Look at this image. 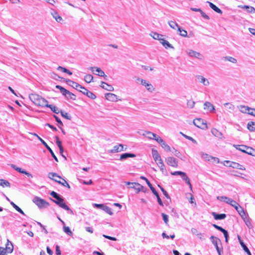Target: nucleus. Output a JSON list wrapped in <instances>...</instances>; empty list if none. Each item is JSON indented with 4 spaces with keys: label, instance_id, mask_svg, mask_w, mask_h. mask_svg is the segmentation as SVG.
<instances>
[{
    "label": "nucleus",
    "instance_id": "13",
    "mask_svg": "<svg viewBox=\"0 0 255 255\" xmlns=\"http://www.w3.org/2000/svg\"><path fill=\"white\" fill-rule=\"evenodd\" d=\"M10 166L13 169H14V170H15L16 171H17V172H18L19 173H23V174L27 175L28 177H30L31 178L33 177V176L31 174H30V173L28 172L26 170H25L20 167H17L14 164H10Z\"/></svg>",
    "mask_w": 255,
    "mask_h": 255
},
{
    "label": "nucleus",
    "instance_id": "43",
    "mask_svg": "<svg viewBox=\"0 0 255 255\" xmlns=\"http://www.w3.org/2000/svg\"><path fill=\"white\" fill-rule=\"evenodd\" d=\"M178 31L179 32L178 34L184 37H187V32L186 30L182 29L181 27H178Z\"/></svg>",
    "mask_w": 255,
    "mask_h": 255
},
{
    "label": "nucleus",
    "instance_id": "62",
    "mask_svg": "<svg viewBox=\"0 0 255 255\" xmlns=\"http://www.w3.org/2000/svg\"><path fill=\"white\" fill-rule=\"evenodd\" d=\"M54 118H55L56 121L59 124V126H63V123L62 122V121H61V120L56 116L55 115H54L53 116Z\"/></svg>",
    "mask_w": 255,
    "mask_h": 255
},
{
    "label": "nucleus",
    "instance_id": "44",
    "mask_svg": "<svg viewBox=\"0 0 255 255\" xmlns=\"http://www.w3.org/2000/svg\"><path fill=\"white\" fill-rule=\"evenodd\" d=\"M234 146L236 147V148L239 150L242 151L243 152L245 153L246 149L247 148V146L245 145H234Z\"/></svg>",
    "mask_w": 255,
    "mask_h": 255
},
{
    "label": "nucleus",
    "instance_id": "20",
    "mask_svg": "<svg viewBox=\"0 0 255 255\" xmlns=\"http://www.w3.org/2000/svg\"><path fill=\"white\" fill-rule=\"evenodd\" d=\"M212 215L214 217V219L216 220H220L224 219L226 217L225 214H217L216 212H213L211 213Z\"/></svg>",
    "mask_w": 255,
    "mask_h": 255
},
{
    "label": "nucleus",
    "instance_id": "37",
    "mask_svg": "<svg viewBox=\"0 0 255 255\" xmlns=\"http://www.w3.org/2000/svg\"><path fill=\"white\" fill-rule=\"evenodd\" d=\"M245 153L253 156H255V149L251 147L247 146Z\"/></svg>",
    "mask_w": 255,
    "mask_h": 255
},
{
    "label": "nucleus",
    "instance_id": "54",
    "mask_svg": "<svg viewBox=\"0 0 255 255\" xmlns=\"http://www.w3.org/2000/svg\"><path fill=\"white\" fill-rule=\"evenodd\" d=\"M60 113L61 116L65 118L66 119L71 120V116L69 115L67 113L64 112L62 111H60Z\"/></svg>",
    "mask_w": 255,
    "mask_h": 255
},
{
    "label": "nucleus",
    "instance_id": "10",
    "mask_svg": "<svg viewBox=\"0 0 255 255\" xmlns=\"http://www.w3.org/2000/svg\"><path fill=\"white\" fill-rule=\"evenodd\" d=\"M165 161L169 165L176 167L178 166V160L173 157H168L165 158Z\"/></svg>",
    "mask_w": 255,
    "mask_h": 255
},
{
    "label": "nucleus",
    "instance_id": "39",
    "mask_svg": "<svg viewBox=\"0 0 255 255\" xmlns=\"http://www.w3.org/2000/svg\"><path fill=\"white\" fill-rule=\"evenodd\" d=\"M51 14L53 18H54L58 22H60L62 20V18L59 16L56 11H54L53 12H52Z\"/></svg>",
    "mask_w": 255,
    "mask_h": 255
},
{
    "label": "nucleus",
    "instance_id": "64",
    "mask_svg": "<svg viewBox=\"0 0 255 255\" xmlns=\"http://www.w3.org/2000/svg\"><path fill=\"white\" fill-rule=\"evenodd\" d=\"M7 253L3 247H0V255H6Z\"/></svg>",
    "mask_w": 255,
    "mask_h": 255
},
{
    "label": "nucleus",
    "instance_id": "5",
    "mask_svg": "<svg viewBox=\"0 0 255 255\" xmlns=\"http://www.w3.org/2000/svg\"><path fill=\"white\" fill-rule=\"evenodd\" d=\"M34 136H36L37 138L41 141L42 144L45 146V148H46V149L49 151L50 154H51L52 156L53 157V158L55 159V160L57 162L58 161V158L55 155L54 153L53 152V150L51 149V148L48 145V144L45 142L44 140H43L40 136H39L36 133H33V134Z\"/></svg>",
    "mask_w": 255,
    "mask_h": 255
},
{
    "label": "nucleus",
    "instance_id": "51",
    "mask_svg": "<svg viewBox=\"0 0 255 255\" xmlns=\"http://www.w3.org/2000/svg\"><path fill=\"white\" fill-rule=\"evenodd\" d=\"M93 79V76L91 74H87L84 77L85 81L87 83H90Z\"/></svg>",
    "mask_w": 255,
    "mask_h": 255
},
{
    "label": "nucleus",
    "instance_id": "40",
    "mask_svg": "<svg viewBox=\"0 0 255 255\" xmlns=\"http://www.w3.org/2000/svg\"><path fill=\"white\" fill-rule=\"evenodd\" d=\"M10 204L11 206L19 213L25 216V214L23 212V211L18 206H17L15 203H14L13 202H10Z\"/></svg>",
    "mask_w": 255,
    "mask_h": 255
},
{
    "label": "nucleus",
    "instance_id": "19",
    "mask_svg": "<svg viewBox=\"0 0 255 255\" xmlns=\"http://www.w3.org/2000/svg\"><path fill=\"white\" fill-rule=\"evenodd\" d=\"M204 106V109L208 110L210 112H213L215 110L214 106L209 102H205Z\"/></svg>",
    "mask_w": 255,
    "mask_h": 255
},
{
    "label": "nucleus",
    "instance_id": "16",
    "mask_svg": "<svg viewBox=\"0 0 255 255\" xmlns=\"http://www.w3.org/2000/svg\"><path fill=\"white\" fill-rule=\"evenodd\" d=\"M66 82L68 85L72 86L73 88L79 91L81 88H82V86L71 80L67 79L66 80Z\"/></svg>",
    "mask_w": 255,
    "mask_h": 255
},
{
    "label": "nucleus",
    "instance_id": "52",
    "mask_svg": "<svg viewBox=\"0 0 255 255\" xmlns=\"http://www.w3.org/2000/svg\"><path fill=\"white\" fill-rule=\"evenodd\" d=\"M63 231L64 232L67 234L68 235L71 236L72 235L73 233L71 231L70 228L69 227L63 226Z\"/></svg>",
    "mask_w": 255,
    "mask_h": 255
},
{
    "label": "nucleus",
    "instance_id": "4",
    "mask_svg": "<svg viewBox=\"0 0 255 255\" xmlns=\"http://www.w3.org/2000/svg\"><path fill=\"white\" fill-rule=\"evenodd\" d=\"M32 201L39 209L46 208L49 206V203L48 202L38 196L34 197Z\"/></svg>",
    "mask_w": 255,
    "mask_h": 255
},
{
    "label": "nucleus",
    "instance_id": "32",
    "mask_svg": "<svg viewBox=\"0 0 255 255\" xmlns=\"http://www.w3.org/2000/svg\"><path fill=\"white\" fill-rule=\"evenodd\" d=\"M140 178L143 180H144L146 181V183H147V185L148 186V187L150 188L153 194H155V193H156V191L155 189V188L152 186V184L150 183L149 181L146 177L141 176H140Z\"/></svg>",
    "mask_w": 255,
    "mask_h": 255
},
{
    "label": "nucleus",
    "instance_id": "42",
    "mask_svg": "<svg viewBox=\"0 0 255 255\" xmlns=\"http://www.w3.org/2000/svg\"><path fill=\"white\" fill-rule=\"evenodd\" d=\"M228 201L229 202L228 204L234 207L235 209L240 205L236 201L234 200L231 198H229V199H228Z\"/></svg>",
    "mask_w": 255,
    "mask_h": 255
},
{
    "label": "nucleus",
    "instance_id": "31",
    "mask_svg": "<svg viewBox=\"0 0 255 255\" xmlns=\"http://www.w3.org/2000/svg\"><path fill=\"white\" fill-rule=\"evenodd\" d=\"M236 210L243 219L246 218V213L244 211L243 208L240 205H239V206H238L236 209Z\"/></svg>",
    "mask_w": 255,
    "mask_h": 255
},
{
    "label": "nucleus",
    "instance_id": "46",
    "mask_svg": "<svg viewBox=\"0 0 255 255\" xmlns=\"http://www.w3.org/2000/svg\"><path fill=\"white\" fill-rule=\"evenodd\" d=\"M65 98L68 100L71 99L73 100H76V95L70 91H68Z\"/></svg>",
    "mask_w": 255,
    "mask_h": 255
},
{
    "label": "nucleus",
    "instance_id": "57",
    "mask_svg": "<svg viewBox=\"0 0 255 255\" xmlns=\"http://www.w3.org/2000/svg\"><path fill=\"white\" fill-rule=\"evenodd\" d=\"M182 179L185 181L186 183H187L188 185H189L190 189L192 191V185L190 183V179L188 178V177L187 176V175H186L185 176V177Z\"/></svg>",
    "mask_w": 255,
    "mask_h": 255
},
{
    "label": "nucleus",
    "instance_id": "50",
    "mask_svg": "<svg viewBox=\"0 0 255 255\" xmlns=\"http://www.w3.org/2000/svg\"><path fill=\"white\" fill-rule=\"evenodd\" d=\"M168 24L173 29H176V28L178 29V27H180L176 22L173 21H168Z\"/></svg>",
    "mask_w": 255,
    "mask_h": 255
},
{
    "label": "nucleus",
    "instance_id": "24",
    "mask_svg": "<svg viewBox=\"0 0 255 255\" xmlns=\"http://www.w3.org/2000/svg\"><path fill=\"white\" fill-rule=\"evenodd\" d=\"M193 124L194 125L199 128H202L201 126L203 125H206V124L204 122V121L200 119H196L193 121Z\"/></svg>",
    "mask_w": 255,
    "mask_h": 255
},
{
    "label": "nucleus",
    "instance_id": "1",
    "mask_svg": "<svg viewBox=\"0 0 255 255\" xmlns=\"http://www.w3.org/2000/svg\"><path fill=\"white\" fill-rule=\"evenodd\" d=\"M30 100L36 106L44 107L48 101L40 96L36 94H30L29 95Z\"/></svg>",
    "mask_w": 255,
    "mask_h": 255
},
{
    "label": "nucleus",
    "instance_id": "55",
    "mask_svg": "<svg viewBox=\"0 0 255 255\" xmlns=\"http://www.w3.org/2000/svg\"><path fill=\"white\" fill-rule=\"evenodd\" d=\"M138 184V183L134 182L133 184L130 186L129 187L132 189H134L137 193H139L140 191V189L139 186H137L136 184Z\"/></svg>",
    "mask_w": 255,
    "mask_h": 255
},
{
    "label": "nucleus",
    "instance_id": "45",
    "mask_svg": "<svg viewBox=\"0 0 255 255\" xmlns=\"http://www.w3.org/2000/svg\"><path fill=\"white\" fill-rule=\"evenodd\" d=\"M171 174L172 175H180L181 176L182 179L186 175V173L182 172V171H176L171 172Z\"/></svg>",
    "mask_w": 255,
    "mask_h": 255
},
{
    "label": "nucleus",
    "instance_id": "17",
    "mask_svg": "<svg viewBox=\"0 0 255 255\" xmlns=\"http://www.w3.org/2000/svg\"><path fill=\"white\" fill-rule=\"evenodd\" d=\"M106 99L111 102H117L118 100V96L113 93H107L105 94Z\"/></svg>",
    "mask_w": 255,
    "mask_h": 255
},
{
    "label": "nucleus",
    "instance_id": "12",
    "mask_svg": "<svg viewBox=\"0 0 255 255\" xmlns=\"http://www.w3.org/2000/svg\"><path fill=\"white\" fill-rule=\"evenodd\" d=\"M186 52L190 57H194L199 59L203 58V56L201 53L193 50H188Z\"/></svg>",
    "mask_w": 255,
    "mask_h": 255
},
{
    "label": "nucleus",
    "instance_id": "60",
    "mask_svg": "<svg viewBox=\"0 0 255 255\" xmlns=\"http://www.w3.org/2000/svg\"><path fill=\"white\" fill-rule=\"evenodd\" d=\"M161 216L162 217L163 220L165 223L166 225H168V216L164 213H162Z\"/></svg>",
    "mask_w": 255,
    "mask_h": 255
},
{
    "label": "nucleus",
    "instance_id": "7",
    "mask_svg": "<svg viewBox=\"0 0 255 255\" xmlns=\"http://www.w3.org/2000/svg\"><path fill=\"white\" fill-rule=\"evenodd\" d=\"M93 74L97 75L100 77H104V78L107 77V75H105L104 72L99 67H91L90 68Z\"/></svg>",
    "mask_w": 255,
    "mask_h": 255
},
{
    "label": "nucleus",
    "instance_id": "15",
    "mask_svg": "<svg viewBox=\"0 0 255 255\" xmlns=\"http://www.w3.org/2000/svg\"><path fill=\"white\" fill-rule=\"evenodd\" d=\"M210 240L212 244L215 246L217 251L221 249V248L219 247L218 244H220L222 245V244L221 240L219 238L214 236H211L210 237Z\"/></svg>",
    "mask_w": 255,
    "mask_h": 255
},
{
    "label": "nucleus",
    "instance_id": "2",
    "mask_svg": "<svg viewBox=\"0 0 255 255\" xmlns=\"http://www.w3.org/2000/svg\"><path fill=\"white\" fill-rule=\"evenodd\" d=\"M48 177L49 178L54 180L63 186L67 187L68 188H70V186L67 182L56 173L49 172L48 174Z\"/></svg>",
    "mask_w": 255,
    "mask_h": 255
},
{
    "label": "nucleus",
    "instance_id": "53",
    "mask_svg": "<svg viewBox=\"0 0 255 255\" xmlns=\"http://www.w3.org/2000/svg\"><path fill=\"white\" fill-rule=\"evenodd\" d=\"M158 166L159 167L160 170H161V171L162 172L163 174H164L165 175L167 174V172L165 168V166L164 163H162L161 164H160Z\"/></svg>",
    "mask_w": 255,
    "mask_h": 255
},
{
    "label": "nucleus",
    "instance_id": "41",
    "mask_svg": "<svg viewBox=\"0 0 255 255\" xmlns=\"http://www.w3.org/2000/svg\"><path fill=\"white\" fill-rule=\"evenodd\" d=\"M248 128L251 131H254L255 130V122H250L248 124Z\"/></svg>",
    "mask_w": 255,
    "mask_h": 255
},
{
    "label": "nucleus",
    "instance_id": "14",
    "mask_svg": "<svg viewBox=\"0 0 255 255\" xmlns=\"http://www.w3.org/2000/svg\"><path fill=\"white\" fill-rule=\"evenodd\" d=\"M212 226L215 229H217L218 230H219L220 232H221L222 233H223V234H224V236L225 238V241L226 243H228V237H229V234H228V231L227 230H226L225 229H223L222 227L219 226L216 224H213Z\"/></svg>",
    "mask_w": 255,
    "mask_h": 255
},
{
    "label": "nucleus",
    "instance_id": "29",
    "mask_svg": "<svg viewBox=\"0 0 255 255\" xmlns=\"http://www.w3.org/2000/svg\"><path fill=\"white\" fill-rule=\"evenodd\" d=\"M240 110L241 112L244 114H248L249 112L251 110L253 111L254 108H250L248 106L241 105L240 106Z\"/></svg>",
    "mask_w": 255,
    "mask_h": 255
},
{
    "label": "nucleus",
    "instance_id": "35",
    "mask_svg": "<svg viewBox=\"0 0 255 255\" xmlns=\"http://www.w3.org/2000/svg\"><path fill=\"white\" fill-rule=\"evenodd\" d=\"M152 157L155 162H157V160L161 158V156L159 155V154L158 153L157 150L152 149Z\"/></svg>",
    "mask_w": 255,
    "mask_h": 255
},
{
    "label": "nucleus",
    "instance_id": "3",
    "mask_svg": "<svg viewBox=\"0 0 255 255\" xmlns=\"http://www.w3.org/2000/svg\"><path fill=\"white\" fill-rule=\"evenodd\" d=\"M50 199L62 209L68 211L71 214L73 215V211L64 203V200L61 195L59 196L56 199L50 198Z\"/></svg>",
    "mask_w": 255,
    "mask_h": 255
},
{
    "label": "nucleus",
    "instance_id": "38",
    "mask_svg": "<svg viewBox=\"0 0 255 255\" xmlns=\"http://www.w3.org/2000/svg\"><path fill=\"white\" fill-rule=\"evenodd\" d=\"M0 186H2V187H10V183L4 179H0Z\"/></svg>",
    "mask_w": 255,
    "mask_h": 255
},
{
    "label": "nucleus",
    "instance_id": "34",
    "mask_svg": "<svg viewBox=\"0 0 255 255\" xmlns=\"http://www.w3.org/2000/svg\"><path fill=\"white\" fill-rule=\"evenodd\" d=\"M239 7L246 9L247 11L249 13H252L255 12V8L253 6L249 5H239Z\"/></svg>",
    "mask_w": 255,
    "mask_h": 255
},
{
    "label": "nucleus",
    "instance_id": "28",
    "mask_svg": "<svg viewBox=\"0 0 255 255\" xmlns=\"http://www.w3.org/2000/svg\"><path fill=\"white\" fill-rule=\"evenodd\" d=\"M212 133L216 137L222 139L223 138V134L216 128H213L211 129Z\"/></svg>",
    "mask_w": 255,
    "mask_h": 255
},
{
    "label": "nucleus",
    "instance_id": "61",
    "mask_svg": "<svg viewBox=\"0 0 255 255\" xmlns=\"http://www.w3.org/2000/svg\"><path fill=\"white\" fill-rule=\"evenodd\" d=\"M154 194L156 196V197L157 198V202H158V204L160 206H163L162 201L161 199H160L158 192L156 191V193H155V194Z\"/></svg>",
    "mask_w": 255,
    "mask_h": 255
},
{
    "label": "nucleus",
    "instance_id": "36",
    "mask_svg": "<svg viewBox=\"0 0 255 255\" xmlns=\"http://www.w3.org/2000/svg\"><path fill=\"white\" fill-rule=\"evenodd\" d=\"M207 2L209 3L210 7L212 9H213L215 11H216V12H217L218 13H220V14L222 13V11L219 8H218L216 5H215L214 4H213V3H212L210 1H207Z\"/></svg>",
    "mask_w": 255,
    "mask_h": 255
},
{
    "label": "nucleus",
    "instance_id": "63",
    "mask_svg": "<svg viewBox=\"0 0 255 255\" xmlns=\"http://www.w3.org/2000/svg\"><path fill=\"white\" fill-rule=\"evenodd\" d=\"M230 198H228L226 196H218L217 197V199L220 201H223V202H225V200H228Z\"/></svg>",
    "mask_w": 255,
    "mask_h": 255
},
{
    "label": "nucleus",
    "instance_id": "56",
    "mask_svg": "<svg viewBox=\"0 0 255 255\" xmlns=\"http://www.w3.org/2000/svg\"><path fill=\"white\" fill-rule=\"evenodd\" d=\"M224 59L228 61H230L233 63H236L237 60L234 57L231 56H226L224 57Z\"/></svg>",
    "mask_w": 255,
    "mask_h": 255
},
{
    "label": "nucleus",
    "instance_id": "23",
    "mask_svg": "<svg viewBox=\"0 0 255 255\" xmlns=\"http://www.w3.org/2000/svg\"><path fill=\"white\" fill-rule=\"evenodd\" d=\"M7 254L11 253L13 250V246L12 244L7 240V243L6 244V247L4 248Z\"/></svg>",
    "mask_w": 255,
    "mask_h": 255
},
{
    "label": "nucleus",
    "instance_id": "49",
    "mask_svg": "<svg viewBox=\"0 0 255 255\" xmlns=\"http://www.w3.org/2000/svg\"><path fill=\"white\" fill-rule=\"evenodd\" d=\"M102 210L104 211L106 213H108L110 215H112L113 214L112 209L105 205H104Z\"/></svg>",
    "mask_w": 255,
    "mask_h": 255
},
{
    "label": "nucleus",
    "instance_id": "59",
    "mask_svg": "<svg viewBox=\"0 0 255 255\" xmlns=\"http://www.w3.org/2000/svg\"><path fill=\"white\" fill-rule=\"evenodd\" d=\"M187 107L190 109H192L194 107L195 102L191 100H188L187 102Z\"/></svg>",
    "mask_w": 255,
    "mask_h": 255
},
{
    "label": "nucleus",
    "instance_id": "9",
    "mask_svg": "<svg viewBox=\"0 0 255 255\" xmlns=\"http://www.w3.org/2000/svg\"><path fill=\"white\" fill-rule=\"evenodd\" d=\"M79 91L91 99L94 100L96 98V96L93 93L88 91L86 88L83 86L82 88H81Z\"/></svg>",
    "mask_w": 255,
    "mask_h": 255
},
{
    "label": "nucleus",
    "instance_id": "48",
    "mask_svg": "<svg viewBox=\"0 0 255 255\" xmlns=\"http://www.w3.org/2000/svg\"><path fill=\"white\" fill-rule=\"evenodd\" d=\"M160 144L166 151H171L170 147L164 140Z\"/></svg>",
    "mask_w": 255,
    "mask_h": 255
},
{
    "label": "nucleus",
    "instance_id": "22",
    "mask_svg": "<svg viewBox=\"0 0 255 255\" xmlns=\"http://www.w3.org/2000/svg\"><path fill=\"white\" fill-rule=\"evenodd\" d=\"M238 239L239 241L240 245H241L242 247L243 248L245 252H246L248 255H252L251 253L250 252V250H249L248 247L246 246V245L245 244V243L243 242V241L242 240L241 237L239 236H238Z\"/></svg>",
    "mask_w": 255,
    "mask_h": 255
},
{
    "label": "nucleus",
    "instance_id": "8",
    "mask_svg": "<svg viewBox=\"0 0 255 255\" xmlns=\"http://www.w3.org/2000/svg\"><path fill=\"white\" fill-rule=\"evenodd\" d=\"M125 145L122 144H118L117 145H115L113 147V148L109 151L110 153H116L122 151H125L127 150V146L124 147Z\"/></svg>",
    "mask_w": 255,
    "mask_h": 255
},
{
    "label": "nucleus",
    "instance_id": "18",
    "mask_svg": "<svg viewBox=\"0 0 255 255\" xmlns=\"http://www.w3.org/2000/svg\"><path fill=\"white\" fill-rule=\"evenodd\" d=\"M100 87L103 89L109 91H113L114 90V87L107 83L102 81Z\"/></svg>",
    "mask_w": 255,
    "mask_h": 255
},
{
    "label": "nucleus",
    "instance_id": "58",
    "mask_svg": "<svg viewBox=\"0 0 255 255\" xmlns=\"http://www.w3.org/2000/svg\"><path fill=\"white\" fill-rule=\"evenodd\" d=\"M180 133L184 137H185L186 138L189 139V140H191V141H192L195 144H197V142L196 141V140L195 139H194V138H193L191 136H188L184 133H183L182 132H180Z\"/></svg>",
    "mask_w": 255,
    "mask_h": 255
},
{
    "label": "nucleus",
    "instance_id": "27",
    "mask_svg": "<svg viewBox=\"0 0 255 255\" xmlns=\"http://www.w3.org/2000/svg\"><path fill=\"white\" fill-rule=\"evenodd\" d=\"M160 43L166 48H174L173 46L169 43V42L165 39L162 38V39H160Z\"/></svg>",
    "mask_w": 255,
    "mask_h": 255
},
{
    "label": "nucleus",
    "instance_id": "11",
    "mask_svg": "<svg viewBox=\"0 0 255 255\" xmlns=\"http://www.w3.org/2000/svg\"><path fill=\"white\" fill-rule=\"evenodd\" d=\"M226 162L227 164H229L228 165V166L230 167H232L234 168L239 169L242 170H246L245 167L243 165H241L238 163L235 162H231L230 161H226Z\"/></svg>",
    "mask_w": 255,
    "mask_h": 255
},
{
    "label": "nucleus",
    "instance_id": "33",
    "mask_svg": "<svg viewBox=\"0 0 255 255\" xmlns=\"http://www.w3.org/2000/svg\"><path fill=\"white\" fill-rule=\"evenodd\" d=\"M45 107L50 108L51 110L55 114H58L60 113V111L57 107L53 105H49L48 103H47V104L45 105Z\"/></svg>",
    "mask_w": 255,
    "mask_h": 255
},
{
    "label": "nucleus",
    "instance_id": "30",
    "mask_svg": "<svg viewBox=\"0 0 255 255\" xmlns=\"http://www.w3.org/2000/svg\"><path fill=\"white\" fill-rule=\"evenodd\" d=\"M226 109L230 113L233 112L235 110V106L232 103H226L224 104Z\"/></svg>",
    "mask_w": 255,
    "mask_h": 255
},
{
    "label": "nucleus",
    "instance_id": "26",
    "mask_svg": "<svg viewBox=\"0 0 255 255\" xmlns=\"http://www.w3.org/2000/svg\"><path fill=\"white\" fill-rule=\"evenodd\" d=\"M197 78L199 80V82L205 86L209 85V82L206 78L201 75H198Z\"/></svg>",
    "mask_w": 255,
    "mask_h": 255
},
{
    "label": "nucleus",
    "instance_id": "25",
    "mask_svg": "<svg viewBox=\"0 0 255 255\" xmlns=\"http://www.w3.org/2000/svg\"><path fill=\"white\" fill-rule=\"evenodd\" d=\"M136 156L135 154L131 153H125L121 155L120 160H123L127 159L129 157H135Z\"/></svg>",
    "mask_w": 255,
    "mask_h": 255
},
{
    "label": "nucleus",
    "instance_id": "47",
    "mask_svg": "<svg viewBox=\"0 0 255 255\" xmlns=\"http://www.w3.org/2000/svg\"><path fill=\"white\" fill-rule=\"evenodd\" d=\"M154 39L158 40L160 41V39H162V35L159 34L156 32H152L150 34Z\"/></svg>",
    "mask_w": 255,
    "mask_h": 255
},
{
    "label": "nucleus",
    "instance_id": "6",
    "mask_svg": "<svg viewBox=\"0 0 255 255\" xmlns=\"http://www.w3.org/2000/svg\"><path fill=\"white\" fill-rule=\"evenodd\" d=\"M137 80L140 81L141 84L144 86L146 88L147 90L149 92H152L153 91H154L155 88H154L153 86L151 84L147 83L146 80L140 79L139 78H138Z\"/></svg>",
    "mask_w": 255,
    "mask_h": 255
},
{
    "label": "nucleus",
    "instance_id": "21",
    "mask_svg": "<svg viewBox=\"0 0 255 255\" xmlns=\"http://www.w3.org/2000/svg\"><path fill=\"white\" fill-rule=\"evenodd\" d=\"M145 133H146L147 134L152 135V136L154 137L153 139L156 140L159 144L163 142V140L159 135L156 134L155 133H152L150 131H145Z\"/></svg>",
    "mask_w": 255,
    "mask_h": 255
}]
</instances>
